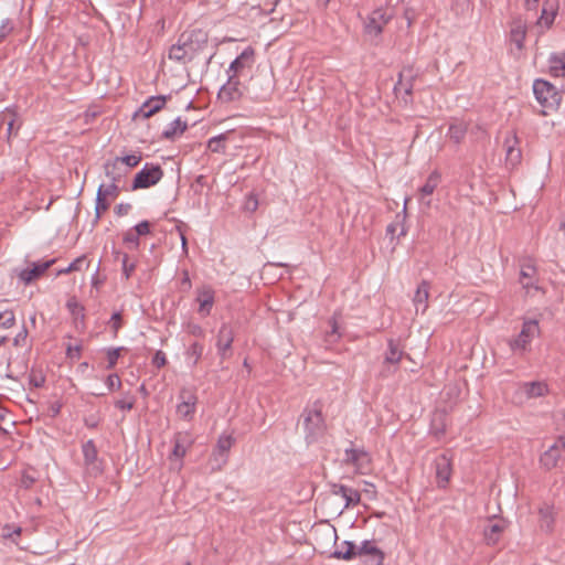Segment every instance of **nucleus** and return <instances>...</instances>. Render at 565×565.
Here are the masks:
<instances>
[{"instance_id":"f257e3e1","label":"nucleus","mask_w":565,"mask_h":565,"mask_svg":"<svg viewBox=\"0 0 565 565\" xmlns=\"http://www.w3.org/2000/svg\"><path fill=\"white\" fill-rule=\"evenodd\" d=\"M207 33L201 29L183 32L169 49V58L181 64L191 62L207 45Z\"/></svg>"},{"instance_id":"f03ea898","label":"nucleus","mask_w":565,"mask_h":565,"mask_svg":"<svg viewBox=\"0 0 565 565\" xmlns=\"http://www.w3.org/2000/svg\"><path fill=\"white\" fill-rule=\"evenodd\" d=\"M300 420L307 444H313L324 436L327 425L322 415V404L319 401L302 411Z\"/></svg>"},{"instance_id":"7ed1b4c3","label":"nucleus","mask_w":565,"mask_h":565,"mask_svg":"<svg viewBox=\"0 0 565 565\" xmlns=\"http://www.w3.org/2000/svg\"><path fill=\"white\" fill-rule=\"evenodd\" d=\"M533 93L536 100L547 109H555L561 102V95L557 88L544 79H535L533 83Z\"/></svg>"},{"instance_id":"20e7f679","label":"nucleus","mask_w":565,"mask_h":565,"mask_svg":"<svg viewBox=\"0 0 565 565\" xmlns=\"http://www.w3.org/2000/svg\"><path fill=\"white\" fill-rule=\"evenodd\" d=\"M540 335V326L536 319H524L518 337L509 341L513 352L525 351L532 340Z\"/></svg>"},{"instance_id":"39448f33","label":"nucleus","mask_w":565,"mask_h":565,"mask_svg":"<svg viewBox=\"0 0 565 565\" xmlns=\"http://www.w3.org/2000/svg\"><path fill=\"white\" fill-rule=\"evenodd\" d=\"M163 177V170L159 164L146 163L135 175L132 190L147 189L156 185Z\"/></svg>"},{"instance_id":"423d86ee","label":"nucleus","mask_w":565,"mask_h":565,"mask_svg":"<svg viewBox=\"0 0 565 565\" xmlns=\"http://www.w3.org/2000/svg\"><path fill=\"white\" fill-rule=\"evenodd\" d=\"M323 535L327 540L332 541L335 548L330 554V557L337 559L352 561L356 557V545L351 541H343L341 544H338V534L335 527H328Z\"/></svg>"},{"instance_id":"0eeeda50","label":"nucleus","mask_w":565,"mask_h":565,"mask_svg":"<svg viewBox=\"0 0 565 565\" xmlns=\"http://www.w3.org/2000/svg\"><path fill=\"white\" fill-rule=\"evenodd\" d=\"M519 282L527 295L541 290L539 286L537 268L532 259H524L520 265Z\"/></svg>"},{"instance_id":"6e6552de","label":"nucleus","mask_w":565,"mask_h":565,"mask_svg":"<svg viewBox=\"0 0 565 565\" xmlns=\"http://www.w3.org/2000/svg\"><path fill=\"white\" fill-rule=\"evenodd\" d=\"M235 439L232 435H221L211 456L210 462L212 470H221L227 462L228 451L234 445Z\"/></svg>"},{"instance_id":"1a4fd4ad","label":"nucleus","mask_w":565,"mask_h":565,"mask_svg":"<svg viewBox=\"0 0 565 565\" xmlns=\"http://www.w3.org/2000/svg\"><path fill=\"white\" fill-rule=\"evenodd\" d=\"M244 90L245 87L242 85L239 78L235 75H227V81L221 86L217 98L221 103L237 102L243 97Z\"/></svg>"},{"instance_id":"9d476101","label":"nucleus","mask_w":565,"mask_h":565,"mask_svg":"<svg viewBox=\"0 0 565 565\" xmlns=\"http://www.w3.org/2000/svg\"><path fill=\"white\" fill-rule=\"evenodd\" d=\"M563 452H565V435L559 436L554 444L541 455V466L546 470L555 468L561 460Z\"/></svg>"},{"instance_id":"9b49d317","label":"nucleus","mask_w":565,"mask_h":565,"mask_svg":"<svg viewBox=\"0 0 565 565\" xmlns=\"http://www.w3.org/2000/svg\"><path fill=\"white\" fill-rule=\"evenodd\" d=\"M234 330L228 323H223L216 334L217 354L222 360L231 356L232 344L234 342Z\"/></svg>"},{"instance_id":"f8f14e48","label":"nucleus","mask_w":565,"mask_h":565,"mask_svg":"<svg viewBox=\"0 0 565 565\" xmlns=\"http://www.w3.org/2000/svg\"><path fill=\"white\" fill-rule=\"evenodd\" d=\"M254 63V50L246 47L231 64L227 68V75H235L241 78L245 74L246 70H250Z\"/></svg>"},{"instance_id":"ddd939ff","label":"nucleus","mask_w":565,"mask_h":565,"mask_svg":"<svg viewBox=\"0 0 565 565\" xmlns=\"http://www.w3.org/2000/svg\"><path fill=\"white\" fill-rule=\"evenodd\" d=\"M393 14L385 9L374 10L365 24V30L369 34L379 35L382 33L384 26L391 21Z\"/></svg>"},{"instance_id":"4468645a","label":"nucleus","mask_w":565,"mask_h":565,"mask_svg":"<svg viewBox=\"0 0 565 565\" xmlns=\"http://www.w3.org/2000/svg\"><path fill=\"white\" fill-rule=\"evenodd\" d=\"M56 259H50L46 262H34L30 268L21 269L17 273L18 278L25 285L31 284L33 280L40 278L54 263Z\"/></svg>"},{"instance_id":"2eb2a0df","label":"nucleus","mask_w":565,"mask_h":565,"mask_svg":"<svg viewBox=\"0 0 565 565\" xmlns=\"http://www.w3.org/2000/svg\"><path fill=\"white\" fill-rule=\"evenodd\" d=\"M195 301L199 303V315L202 317L210 316L215 302L214 289L207 285L198 288Z\"/></svg>"},{"instance_id":"dca6fc26","label":"nucleus","mask_w":565,"mask_h":565,"mask_svg":"<svg viewBox=\"0 0 565 565\" xmlns=\"http://www.w3.org/2000/svg\"><path fill=\"white\" fill-rule=\"evenodd\" d=\"M520 140L515 131H511L504 138L505 162L511 167L518 166L522 160V151L519 147Z\"/></svg>"},{"instance_id":"f3484780","label":"nucleus","mask_w":565,"mask_h":565,"mask_svg":"<svg viewBox=\"0 0 565 565\" xmlns=\"http://www.w3.org/2000/svg\"><path fill=\"white\" fill-rule=\"evenodd\" d=\"M367 556L369 565H382L384 553L377 547L375 541L365 540L356 546V557Z\"/></svg>"},{"instance_id":"a211bd4d","label":"nucleus","mask_w":565,"mask_h":565,"mask_svg":"<svg viewBox=\"0 0 565 565\" xmlns=\"http://www.w3.org/2000/svg\"><path fill=\"white\" fill-rule=\"evenodd\" d=\"M181 402L177 406V413L184 419H191L195 413L198 398L191 390L183 388L179 395Z\"/></svg>"},{"instance_id":"6ab92c4d","label":"nucleus","mask_w":565,"mask_h":565,"mask_svg":"<svg viewBox=\"0 0 565 565\" xmlns=\"http://www.w3.org/2000/svg\"><path fill=\"white\" fill-rule=\"evenodd\" d=\"M330 491L333 495H339L344 500V508L348 509L350 507H354L360 503L361 501V494L358 490L340 484V483H332L330 486Z\"/></svg>"},{"instance_id":"aec40b11","label":"nucleus","mask_w":565,"mask_h":565,"mask_svg":"<svg viewBox=\"0 0 565 565\" xmlns=\"http://www.w3.org/2000/svg\"><path fill=\"white\" fill-rule=\"evenodd\" d=\"M166 105V96H152L147 99L135 113L134 118H149Z\"/></svg>"},{"instance_id":"412c9836","label":"nucleus","mask_w":565,"mask_h":565,"mask_svg":"<svg viewBox=\"0 0 565 565\" xmlns=\"http://www.w3.org/2000/svg\"><path fill=\"white\" fill-rule=\"evenodd\" d=\"M559 8V0H544L537 25L550 29L554 23Z\"/></svg>"},{"instance_id":"4be33fe9","label":"nucleus","mask_w":565,"mask_h":565,"mask_svg":"<svg viewBox=\"0 0 565 565\" xmlns=\"http://www.w3.org/2000/svg\"><path fill=\"white\" fill-rule=\"evenodd\" d=\"M344 463L354 466L356 469H362L370 462L369 454L363 448H347L344 450Z\"/></svg>"},{"instance_id":"5701e85b","label":"nucleus","mask_w":565,"mask_h":565,"mask_svg":"<svg viewBox=\"0 0 565 565\" xmlns=\"http://www.w3.org/2000/svg\"><path fill=\"white\" fill-rule=\"evenodd\" d=\"M429 289H430V282L427 280H422L417 289L415 291V295L413 297V303L415 306L416 312L425 313L428 309V299H429Z\"/></svg>"},{"instance_id":"b1692460","label":"nucleus","mask_w":565,"mask_h":565,"mask_svg":"<svg viewBox=\"0 0 565 565\" xmlns=\"http://www.w3.org/2000/svg\"><path fill=\"white\" fill-rule=\"evenodd\" d=\"M440 182V173L438 171H433L424 185L419 189L418 200L426 207H430L431 201L426 200L427 196H430Z\"/></svg>"},{"instance_id":"393cba45","label":"nucleus","mask_w":565,"mask_h":565,"mask_svg":"<svg viewBox=\"0 0 565 565\" xmlns=\"http://www.w3.org/2000/svg\"><path fill=\"white\" fill-rule=\"evenodd\" d=\"M505 529V522L503 520H489L488 524L483 529V536L488 545H494L499 542L502 532Z\"/></svg>"},{"instance_id":"a878e982","label":"nucleus","mask_w":565,"mask_h":565,"mask_svg":"<svg viewBox=\"0 0 565 565\" xmlns=\"http://www.w3.org/2000/svg\"><path fill=\"white\" fill-rule=\"evenodd\" d=\"M404 356L409 359V355L404 353L398 342L394 339H390L387 341V350L384 356V364L397 365Z\"/></svg>"},{"instance_id":"bb28decb","label":"nucleus","mask_w":565,"mask_h":565,"mask_svg":"<svg viewBox=\"0 0 565 565\" xmlns=\"http://www.w3.org/2000/svg\"><path fill=\"white\" fill-rule=\"evenodd\" d=\"M468 124L463 120L454 119L448 127L447 137L455 143L459 145L466 137Z\"/></svg>"},{"instance_id":"cd10ccee","label":"nucleus","mask_w":565,"mask_h":565,"mask_svg":"<svg viewBox=\"0 0 565 565\" xmlns=\"http://www.w3.org/2000/svg\"><path fill=\"white\" fill-rule=\"evenodd\" d=\"M436 476L439 481L448 482L451 476V461L450 458L443 454L435 459Z\"/></svg>"},{"instance_id":"c85d7f7f","label":"nucleus","mask_w":565,"mask_h":565,"mask_svg":"<svg viewBox=\"0 0 565 565\" xmlns=\"http://www.w3.org/2000/svg\"><path fill=\"white\" fill-rule=\"evenodd\" d=\"M104 171L110 182H119L127 174V169L119 164V160H109L104 164Z\"/></svg>"},{"instance_id":"c756f323","label":"nucleus","mask_w":565,"mask_h":565,"mask_svg":"<svg viewBox=\"0 0 565 565\" xmlns=\"http://www.w3.org/2000/svg\"><path fill=\"white\" fill-rule=\"evenodd\" d=\"M540 526L546 532H551L554 526V508L547 503H544L539 509Z\"/></svg>"},{"instance_id":"7c9ffc66","label":"nucleus","mask_w":565,"mask_h":565,"mask_svg":"<svg viewBox=\"0 0 565 565\" xmlns=\"http://www.w3.org/2000/svg\"><path fill=\"white\" fill-rule=\"evenodd\" d=\"M66 308L68 309L70 313L72 315L75 324L78 327L79 324L82 327L85 326V308L82 306L75 297H71L66 301Z\"/></svg>"},{"instance_id":"2f4dec72","label":"nucleus","mask_w":565,"mask_h":565,"mask_svg":"<svg viewBox=\"0 0 565 565\" xmlns=\"http://www.w3.org/2000/svg\"><path fill=\"white\" fill-rule=\"evenodd\" d=\"M405 73L398 74V81L394 85V92L396 96H401L405 104L412 100L413 83H404Z\"/></svg>"},{"instance_id":"473e14b6","label":"nucleus","mask_w":565,"mask_h":565,"mask_svg":"<svg viewBox=\"0 0 565 565\" xmlns=\"http://www.w3.org/2000/svg\"><path fill=\"white\" fill-rule=\"evenodd\" d=\"M548 66L554 76L565 77V51L551 54Z\"/></svg>"},{"instance_id":"72a5a7b5","label":"nucleus","mask_w":565,"mask_h":565,"mask_svg":"<svg viewBox=\"0 0 565 565\" xmlns=\"http://www.w3.org/2000/svg\"><path fill=\"white\" fill-rule=\"evenodd\" d=\"M522 391L527 398H536L547 393V385L544 382H526L522 384Z\"/></svg>"},{"instance_id":"f704fd0d","label":"nucleus","mask_w":565,"mask_h":565,"mask_svg":"<svg viewBox=\"0 0 565 565\" xmlns=\"http://www.w3.org/2000/svg\"><path fill=\"white\" fill-rule=\"evenodd\" d=\"M191 444L190 438L186 434L178 433L174 436V445L172 449V456L177 458H183L186 454L188 447Z\"/></svg>"},{"instance_id":"c9c22d12","label":"nucleus","mask_w":565,"mask_h":565,"mask_svg":"<svg viewBox=\"0 0 565 565\" xmlns=\"http://www.w3.org/2000/svg\"><path fill=\"white\" fill-rule=\"evenodd\" d=\"M186 128V121L181 120V118H177L166 130H163L162 137L168 140H173L177 136L182 135Z\"/></svg>"},{"instance_id":"e433bc0d","label":"nucleus","mask_w":565,"mask_h":565,"mask_svg":"<svg viewBox=\"0 0 565 565\" xmlns=\"http://www.w3.org/2000/svg\"><path fill=\"white\" fill-rule=\"evenodd\" d=\"M82 451L84 456V461L87 466H92L96 462L98 451L92 439L83 444Z\"/></svg>"},{"instance_id":"4c0bfd02","label":"nucleus","mask_w":565,"mask_h":565,"mask_svg":"<svg viewBox=\"0 0 565 565\" xmlns=\"http://www.w3.org/2000/svg\"><path fill=\"white\" fill-rule=\"evenodd\" d=\"M226 140H227L226 134H221L218 136L212 137L207 141V149L214 153H225Z\"/></svg>"},{"instance_id":"58836bf2","label":"nucleus","mask_w":565,"mask_h":565,"mask_svg":"<svg viewBox=\"0 0 565 565\" xmlns=\"http://www.w3.org/2000/svg\"><path fill=\"white\" fill-rule=\"evenodd\" d=\"M525 28L522 23H515L510 32L511 41L516 45L518 49L523 47V42L525 40Z\"/></svg>"},{"instance_id":"ea45409f","label":"nucleus","mask_w":565,"mask_h":565,"mask_svg":"<svg viewBox=\"0 0 565 565\" xmlns=\"http://www.w3.org/2000/svg\"><path fill=\"white\" fill-rule=\"evenodd\" d=\"M204 347L199 342H193L186 350V358L192 360V365H196L202 358Z\"/></svg>"},{"instance_id":"a19ab883","label":"nucleus","mask_w":565,"mask_h":565,"mask_svg":"<svg viewBox=\"0 0 565 565\" xmlns=\"http://www.w3.org/2000/svg\"><path fill=\"white\" fill-rule=\"evenodd\" d=\"M107 198L104 196L100 192H97L96 195V204H95V221H99L102 217V214L108 210L109 203L106 200Z\"/></svg>"},{"instance_id":"79ce46f5","label":"nucleus","mask_w":565,"mask_h":565,"mask_svg":"<svg viewBox=\"0 0 565 565\" xmlns=\"http://www.w3.org/2000/svg\"><path fill=\"white\" fill-rule=\"evenodd\" d=\"M443 419H444L443 415H437L434 417V419L431 422L430 431L437 438H439L440 436H443L446 433V425L444 424Z\"/></svg>"},{"instance_id":"37998d69","label":"nucleus","mask_w":565,"mask_h":565,"mask_svg":"<svg viewBox=\"0 0 565 565\" xmlns=\"http://www.w3.org/2000/svg\"><path fill=\"white\" fill-rule=\"evenodd\" d=\"M122 316L120 311H116L111 315L108 326L113 331V337L117 338L120 328L122 327Z\"/></svg>"},{"instance_id":"c03bdc74","label":"nucleus","mask_w":565,"mask_h":565,"mask_svg":"<svg viewBox=\"0 0 565 565\" xmlns=\"http://www.w3.org/2000/svg\"><path fill=\"white\" fill-rule=\"evenodd\" d=\"M470 9L469 0H451V11L456 15H463Z\"/></svg>"},{"instance_id":"a18cd8bd","label":"nucleus","mask_w":565,"mask_h":565,"mask_svg":"<svg viewBox=\"0 0 565 565\" xmlns=\"http://www.w3.org/2000/svg\"><path fill=\"white\" fill-rule=\"evenodd\" d=\"M84 262H85V256H79L76 259H74L67 267L57 270L56 275L60 276V275H66V274L73 273V271H78L82 269V265L84 264Z\"/></svg>"},{"instance_id":"49530a36","label":"nucleus","mask_w":565,"mask_h":565,"mask_svg":"<svg viewBox=\"0 0 565 565\" xmlns=\"http://www.w3.org/2000/svg\"><path fill=\"white\" fill-rule=\"evenodd\" d=\"M115 160H119V164L122 167L126 166L127 172L130 168H134L139 164L141 157L136 154H127L125 157H117Z\"/></svg>"},{"instance_id":"de8ad7c7","label":"nucleus","mask_w":565,"mask_h":565,"mask_svg":"<svg viewBox=\"0 0 565 565\" xmlns=\"http://www.w3.org/2000/svg\"><path fill=\"white\" fill-rule=\"evenodd\" d=\"M124 243L128 245L130 249H137L139 246V236L137 232L132 228L128 230L124 234Z\"/></svg>"},{"instance_id":"09e8293b","label":"nucleus","mask_w":565,"mask_h":565,"mask_svg":"<svg viewBox=\"0 0 565 565\" xmlns=\"http://www.w3.org/2000/svg\"><path fill=\"white\" fill-rule=\"evenodd\" d=\"M125 348L122 347H119V348H110L107 350V361H108V364L106 366V369L110 370L113 367H115V365L117 364V361L120 356V353L121 351H124Z\"/></svg>"},{"instance_id":"8fccbe9b","label":"nucleus","mask_w":565,"mask_h":565,"mask_svg":"<svg viewBox=\"0 0 565 565\" xmlns=\"http://www.w3.org/2000/svg\"><path fill=\"white\" fill-rule=\"evenodd\" d=\"M15 323V316L12 310H4L0 312V327L9 329Z\"/></svg>"},{"instance_id":"3c124183","label":"nucleus","mask_w":565,"mask_h":565,"mask_svg":"<svg viewBox=\"0 0 565 565\" xmlns=\"http://www.w3.org/2000/svg\"><path fill=\"white\" fill-rule=\"evenodd\" d=\"M97 192H100L102 194H104L105 198H107V196L117 198L119 194V186H118L117 182H110V184H108L107 186H105L104 184H100Z\"/></svg>"},{"instance_id":"603ef678","label":"nucleus","mask_w":565,"mask_h":565,"mask_svg":"<svg viewBox=\"0 0 565 565\" xmlns=\"http://www.w3.org/2000/svg\"><path fill=\"white\" fill-rule=\"evenodd\" d=\"M258 207V199L254 193H249L245 196L244 203H243V210L245 212H255Z\"/></svg>"},{"instance_id":"864d4df0","label":"nucleus","mask_w":565,"mask_h":565,"mask_svg":"<svg viewBox=\"0 0 565 565\" xmlns=\"http://www.w3.org/2000/svg\"><path fill=\"white\" fill-rule=\"evenodd\" d=\"M136 399L134 396H125L121 399L115 402V406L121 411H131L135 406Z\"/></svg>"},{"instance_id":"5fc2aeb1","label":"nucleus","mask_w":565,"mask_h":565,"mask_svg":"<svg viewBox=\"0 0 565 565\" xmlns=\"http://www.w3.org/2000/svg\"><path fill=\"white\" fill-rule=\"evenodd\" d=\"M29 382L33 387H42L45 383V376L41 372L31 371Z\"/></svg>"},{"instance_id":"6e6d98bb","label":"nucleus","mask_w":565,"mask_h":565,"mask_svg":"<svg viewBox=\"0 0 565 565\" xmlns=\"http://www.w3.org/2000/svg\"><path fill=\"white\" fill-rule=\"evenodd\" d=\"M135 268H136L135 263H128V255L124 254V257H122V274L125 275L126 279H129V277L134 273Z\"/></svg>"},{"instance_id":"4d7b16f0","label":"nucleus","mask_w":565,"mask_h":565,"mask_svg":"<svg viewBox=\"0 0 565 565\" xmlns=\"http://www.w3.org/2000/svg\"><path fill=\"white\" fill-rule=\"evenodd\" d=\"M470 135L476 138V140H482L488 138V131L481 125H476L471 130Z\"/></svg>"},{"instance_id":"13d9d810","label":"nucleus","mask_w":565,"mask_h":565,"mask_svg":"<svg viewBox=\"0 0 565 565\" xmlns=\"http://www.w3.org/2000/svg\"><path fill=\"white\" fill-rule=\"evenodd\" d=\"M12 30H13V25L11 23V20L10 19L3 20L0 25V42L4 38H7L11 33Z\"/></svg>"},{"instance_id":"bf43d9fd","label":"nucleus","mask_w":565,"mask_h":565,"mask_svg":"<svg viewBox=\"0 0 565 565\" xmlns=\"http://www.w3.org/2000/svg\"><path fill=\"white\" fill-rule=\"evenodd\" d=\"M152 364L160 369L167 364L166 353L161 350L157 351L152 358Z\"/></svg>"},{"instance_id":"052dcab7","label":"nucleus","mask_w":565,"mask_h":565,"mask_svg":"<svg viewBox=\"0 0 565 565\" xmlns=\"http://www.w3.org/2000/svg\"><path fill=\"white\" fill-rule=\"evenodd\" d=\"M36 481V478L29 473L28 471H23L21 477V487L24 489H30Z\"/></svg>"},{"instance_id":"680f3d73","label":"nucleus","mask_w":565,"mask_h":565,"mask_svg":"<svg viewBox=\"0 0 565 565\" xmlns=\"http://www.w3.org/2000/svg\"><path fill=\"white\" fill-rule=\"evenodd\" d=\"M106 384L110 391L118 390L121 386V381L117 374H110L107 376Z\"/></svg>"},{"instance_id":"e2e57ef3","label":"nucleus","mask_w":565,"mask_h":565,"mask_svg":"<svg viewBox=\"0 0 565 565\" xmlns=\"http://www.w3.org/2000/svg\"><path fill=\"white\" fill-rule=\"evenodd\" d=\"M82 348L81 345H67L66 356L72 360H78L81 358Z\"/></svg>"},{"instance_id":"0e129e2a","label":"nucleus","mask_w":565,"mask_h":565,"mask_svg":"<svg viewBox=\"0 0 565 565\" xmlns=\"http://www.w3.org/2000/svg\"><path fill=\"white\" fill-rule=\"evenodd\" d=\"M134 230L137 232L138 236L147 235L150 233V223L148 221H141Z\"/></svg>"},{"instance_id":"69168bd1","label":"nucleus","mask_w":565,"mask_h":565,"mask_svg":"<svg viewBox=\"0 0 565 565\" xmlns=\"http://www.w3.org/2000/svg\"><path fill=\"white\" fill-rule=\"evenodd\" d=\"M329 323L331 326V331L328 332V338L330 339V341H335L337 339L340 338L339 327H338L335 318H332L329 321Z\"/></svg>"},{"instance_id":"338daca9","label":"nucleus","mask_w":565,"mask_h":565,"mask_svg":"<svg viewBox=\"0 0 565 565\" xmlns=\"http://www.w3.org/2000/svg\"><path fill=\"white\" fill-rule=\"evenodd\" d=\"M180 285H181V290L183 292H188L191 289L192 284H191V279H190L188 270L183 271Z\"/></svg>"},{"instance_id":"774afa93","label":"nucleus","mask_w":565,"mask_h":565,"mask_svg":"<svg viewBox=\"0 0 565 565\" xmlns=\"http://www.w3.org/2000/svg\"><path fill=\"white\" fill-rule=\"evenodd\" d=\"M131 210V204L129 203H119L116 207H115V213L118 215V216H124V215H127L129 213V211Z\"/></svg>"}]
</instances>
